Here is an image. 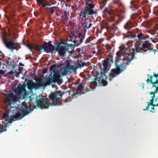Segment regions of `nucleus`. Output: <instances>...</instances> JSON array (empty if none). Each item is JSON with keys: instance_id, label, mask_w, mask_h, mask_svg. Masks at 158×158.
Listing matches in <instances>:
<instances>
[{"instance_id": "f257e3e1", "label": "nucleus", "mask_w": 158, "mask_h": 158, "mask_svg": "<svg viewBox=\"0 0 158 158\" xmlns=\"http://www.w3.org/2000/svg\"><path fill=\"white\" fill-rule=\"evenodd\" d=\"M63 92L61 91L58 92H51L49 96V98L52 100L51 103H47L44 102V99L42 98L41 100H39L38 97H36L35 101L36 102V106H34L32 108H30L27 106L22 109L21 112L22 113V116L20 119H22L29 113L32 112L34 109L36 108L37 106L40 109L43 110L44 109L48 108L49 106H57L61 104V103L59 101L58 98H61L63 96Z\"/></svg>"}, {"instance_id": "f03ea898", "label": "nucleus", "mask_w": 158, "mask_h": 158, "mask_svg": "<svg viewBox=\"0 0 158 158\" xmlns=\"http://www.w3.org/2000/svg\"><path fill=\"white\" fill-rule=\"evenodd\" d=\"M130 53V51L123 48L120 49L119 51L116 53V59L115 60V68L112 69L110 71L109 74V81H111L114 77L125 70L126 66L129 64H127L126 62H123L121 63L119 62V60L122 59L124 60L125 58L128 57Z\"/></svg>"}, {"instance_id": "7ed1b4c3", "label": "nucleus", "mask_w": 158, "mask_h": 158, "mask_svg": "<svg viewBox=\"0 0 158 158\" xmlns=\"http://www.w3.org/2000/svg\"><path fill=\"white\" fill-rule=\"evenodd\" d=\"M2 41L5 47L8 49L11 50V52H13L14 50L18 51L21 48L19 43L14 42L12 40L6 36L3 37Z\"/></svg>"}, {"instance_id": "20e7f679", "label": "nucleus", "mask_w": 158, "mask_h": 158, "mask_svg": "<svg viewBox=\"0 0 158 158\" xmlns=\"http://www.w3.org/2000/svg\"><path fill=\"white\" fill-rule=\"evenodd\" d=\"M55 48V46L52 44L50 41L47 43L44 42L42 45L36 44L33 46L34 49L40 51L43 49L47 53H52Z\"/></svg>"}, {"instance_id": "39448f33", "label": "nucleus", "mask_w": 158, "mask_h": 158, "mask_svg": "<svg viewBox=\"0 0 158 158\" xmlns=\"http://www.w3.org/2000/svg\"><path fill=\"white\" fill-rule=\"evenodd\" d=\"M94 4L91 3H89L85 7L83 11H82L80 14L79 18L82 19L81 18V16L83 18H86V16L88 18V15H93L97 14V10L94 9Z\"/></svg>"}, {"instance_id": "423d86ee", "label": "nucleus", "mask_w": 158, "mask_h": 158, "mask_svg": "<svg viewBox=\"0 0 158 158\" xmlns=\"http://www.w3.org/2000/svg\"><path fill=\"white\" fill-rule=\"evenodd\" d=\"M67 45H65V43L62 40H60V42L56 45V50L57 51L60 56H62L63 57L64 56L67 51L70 53V54L72 53L73 51V49L71 51H69Z\"/></svg>"}, {"instance_id": "0eeeda50", "label": "nucleus", "mask_w": 158, "mask_h": 158, "mask_svg": "<svg viewBox=\"0 0 158 158\" xmlns=\"http://www.w3.org/2000/svg\"><path fill=\"white\" fill-rule=\"evenodd\" d=\"M138 3V2L135 0H133L131 2V5L130 6V8L135 12V13L131 16V18L132 19H135L139 15L142 14L141 9H139L142 8Z\"/></svg>"}, {"instance_id": "6e6552de", "label": "nucleus", "mask_w": 158, "mask_h": 158, "mask_svg": "<svg viewBox=\"0 0 158 158\" xmlns=\"http://www.w3.org/2000/svg\"><path fill=\"white\" fill-rule=\"evenodd\" d=\"M113 63V57L112 56L110 58H107L103 60L102 64L103 69H101V77H102L106 76V73L109 70V65L110 66L111 64Z\"/></svg>"}, {"instance_id": "1a4fd4ad", "label": "nucleus", "mask_w": 158, "mask_h": 158, "mask_svg": "<svg viewBox=\"0 0 158 158\" xmlns=\"http://www.w3.org/2000/svg\"><path fill=\"white\" fill-rule=\"evenodd\" d=\"M35 80L37 82V83L34 82L32 80H29L28 81L27 83V86L28 89L30 90L34 89H36L44 85V84H43L42 82L43 79H42L37 78Z\"/></svg>"}, {"instance_id": "9d476101", "label": "nucleus", "mask_w": 158, "mask_h": 158, "mask_svg": "<svg viewBox=\"0 0 158 158\" xmlns=\"http://www.w3.org/2000/svg\"><path fill=\"white\" fill-rule=\"evenodd\" d=\"M4 103L6 105L7 103L10 104L13 103L18 101L17 97L15 96L13 92L8 94L7 98L4 99Z\"/></svg>"}, {"instance_id": "9b49d317", "label": "nucleus", "mask_w": 158, "mask_h": 158, "mask_svg": "<svg viewBox=\"0 0 158 158\" xmlns=\"http://www.w3.org/2000/svg\"><path fill=\"white\" fill-rule=\"evenodd\" d=\"M141 48L137 46H135L134 48V53L130 55L129 57H128L127 59L126 62L127 63V64H129L131 63V61L134 59H135L136 58V57H135V56L137 54V53H139L141 52Z\"/></svg>"}, {"instance_id": "f8f14e48", "label": "nucleus", "mask_w": 158, "mask_h": 158, "mask_svg": "<svg viewBox=\"0 0 158 158\" xmlns=\"http://www.w3.org/2000/svg\"><path fill=\"white\" fill-rule=\"evenodd\" d=\"M26 85L24 84L23 85H18L16 88L14 89L13 91L17 95H20L22 94L23 93H26Z\"/></svg>"}, {"instance_id": "ddd939ff", "label": "nucleus", "mask_w": 158, "mask_h": 158, "mask_svg": "<svg viewBox=\"0 0 158 158\" xmlns=\"http://www.w3.org/2000/svg\"><path fill=\"white\" fill-rule=\"evenodd\" d=\"M54 74L52 76L53 81L54 83H57L60 84L63 83V81L59 72L58 71L54 70Z\"/></svg>"}, {"instance_id": "4468645a", "label": "nucleus", "mask_w": 158, "mask_h": 158, "mask_svg": "<svg viewBox=\"0 0 158 158\" xmlns=\"http://www.w3.org/2000/svg\"><path fill=\"white\" fill-rule=\"evenodd\" d=\"M38 5L45 8H48V6H51V4L47 0H36Z\"/></svg>"}, {"instance_id": "2eb2a0df", "label": "nucleus", "mask_w": 158, "mask_h": 158, "mask_svg": "<svg viewBox=\"0 0 158 158\" xmlns=\"http://www.w3.org/2000/svg\"><path fill=\"white\" fill-rule=\"evenodd\" d=\"M137 23L131 20L127 21L124 26V28L126 30H129L137 25Z\"/></svg>"}, {"instance_id": "dca6fc26", "label": "nucleus", "mask_w": 158, "mask_h": 158, "mask_svg": "<svg viewBox=\"0 0 158 158\" xmlns=\"http://www.w3.org/2000/svg\"><path fill=\"white\" fill-rule=\"evenodd\" d=\"M101 78L100 77L98 78L95 77L94 81L90 83V86L93 88H95V86L101 85Z\"/></svg>"}, {"instance_id": "f3484780", "label": "nucleus", "mask_w": 158, "mask_h": 158, "mask_svg": "<svg viewBox=\"0 0 158 158\" xmlns=\"http://www.w3.org/2000/svg\"><path fill=\"white\" fill-rule=\"evenodd\" d=\"M92 24L91 23L90 19H89L88 18H86L84 22L83 23L82 25L84 27V30L85 31H86V29L90 28L92 27Z\"/></svg>"}, {"instance_id": "a211bd4d", "label": "nucleus", "mask_w": 158, "mask_h": 158, "mask_svg": "<svg viewBox=\"0 0 158 158\" xmlns=\"http://www.w3.org/2000/svg\"><path fill=\"white\" fill-rule=\"evenodd\" d=\"M52 74V73L51 74L49 77H45L44 78V79L45 81L46 84L43 83V84H44V86L48 85H49L53 83Z\"/></svg>"}, {"instance_id": "6ab92c4d", "label": "nucleus", "mask_w": 158, "mask_h": 158, "mask_svg": "<svg viewBox=\"0 0 158 158\" xmlns=\"http://www.w3.org/2000/svg\"><path fill=\"white\" fill-rule=\"evenodd\" d=\"M85 38V34L84 33L79 32L78 34V35H76L75 37V39L77 40L78 39V40L79 42V43H81L83 41V40Z\"/></svg>"}, {"instance_id": "aec40b11", "label": "nucleus", "mask_w": 158, "mask_h": 158, "mask_svg": "<svg viewBox=\"0 0 158 158\" xmlns=\"http://www.w3.org/2000/svg\"><path fill=\"white\" fill-rule=\"evenodd\" d=\"M75 40H73L72 42L73 44L72 43H66L65 45H67V47H70L72 48H73L74 45H78L81 44V43H79V42L78 40V39H75Z\"/></svg>"}, {"instance_id": "412c9836", "label": "nucleus", "mask_w": 158, "mask_h": 158, "mask_svg": "<svg viewBox=\"0 0 158 158\" xmlns=\"http://www.w3.org/2000/svg\"><path fill=\"white\" fill-rule=\"evenodd\" d=\"M151 44L149 43L148 41H146L143 42L142 44V47L143 48H147V50H149V48H150Z\"/></svg>"}, {"instance_id": "4be33fe9", "label": "nucleus", "mask_w": 158, "mask_h": 158, "mask_svg": "<svg viewBox=\"0 0 158 158\" xmlns=\"http://www.w3.org/2000/svg\"><path fill=\"white\" fill-rule=\"evenodd\" d=\"M118 5L119 6V9L121 13L125 14L126 12L124 5L120 2L118 1Z\"/></svg>"}, {"instance_id": "5701e85b", "label": "nucleus", "mask_w": 158, "mask_h": 158, "mask_svg": "<svg viewBox=\"0 0 158 158\" xmlns=\"http://www.w3.org/2000/svg\"><path fill=\"white\" fill-rule=\"evenodd\" d=\"M12 116L15 121L21 120L20 118L22 116V114L20 112H17Z\"/></svg>"}, {"instance_id": "b1692460", "label": "nucleus", "mask_w": 158, "mask_h": 158, "mask_svg": "<svg viewBox=\"0 0 158 158\" xmlns=\"http://www.w3.org/2000/svg\"><path fill=\"white\" fill-rule=\"evenodd\" d=\"M138 39L136 40L141 41L142 40H145L146 38L144 36V34L142 33H140L138 34L137 35Z\"/></svg>"}, {"instance_id": "393cba45", "label": "nucleus", "mask_w": 158, "mask_h": 158, "mask_svg": "<svg viewBox=\"0 0 158 158\" xmlns=\"http://www.w3.org/2000/svg\"><path fill=\"white\" fill-rule=\"evenodd\" d=\"M83 86L81 84H79L77 88V92L78 94H81V91L83 89Z\"/></svg>"}, {"instance_id": "a878e982", "label": "nucleus", "mask_w": 158, "mask_h": 158, "mask_svg": "<svg viewBox=\"0 0 158 158\" xmlns=\"http://www.w3.org/2000/svg\"><path fill=\"white\" fill-rule=\"evenodd\" d=\"M6 121L7 122V123H6V124L4 126H6V125L8 123H12L13 121H15V120L14 118H13V116H12V117L11 118H9V117L6 120ZM1 126H0V127H1Z\"/></svg>"}, {"instance_id": "bb28decb", "label": "nucleus", "mask_w": 158, "mask_h": 158, "mask_svg": "<svg viewBox=\"0 0 158 158\" xmlns=\"http://www.w3.org/2000/svg\"><path fill=\"white\" fill-rule=\"evenodd\" d=\"M9 116V111L8 110L6 111L3 114L2 116V118L3 119L6 118H8Z\"/></svg>"}, {"instance_id": "cd10ccee", "label": "nucleus", "mask_w": 158, "mask_h": 158, "mask_svg": "<svg viewBox=\"0 0 158 158\" xmlns=\"http://www.w3.org/2000/svg\"><path fill=\"white\" fill-rule=\"evenodd\" d=\"M77 62L79 65L80 67H83L85 65V63L84 62V61H82L81 60H78Z\"/></svg>"}, {"instance_id": "c85d7f7f", "label": "nucleus", "mask_w": 158, "mask_h": 158, "mask_svg": "<svg viewBox=\"0 0 158 158\" xmlns=\"http://www.w3.org/2000/svg\"><path fill=\"white\" fill-rule=\"evenodd\" d=\"M64 16L65 17L64 18V20L65 21H67L69 19V13L67 12H64Z\"/></svg>"}, {"instance_id": "c756f323", "label": "nucleus", "mask_w": 158, "mask_h": 158, "mask_svg": "<svg viewBox=\"0 0 158 158\" xmlns=\"http://www.w3.org/2000/svg\"><path fill=\"white\" fill-rule=\"evenodd\" d=\"M56 8V6L51 7L49 8V11L51 15H52L54 13V9Z\"/></svg>"}, {"instance_id": "7c9ffc66", "label": "nucleus", "mask_w": 158, "mask_h": 158, "mask_svg": "<svg viewBox=\"0 0 158 158\" xmlns=\"http://www.w3.org/2000/svg\"><path fill=\"white\" fill-rule=\"evenodd\" d=\"M101 85H102L103 86H106L107 84V82L106 80L103 79H101Z\"/></svg>"}, {"instance_id": "2f4dec72", "label": "nucleus", "mask_w": 158, "mask_h": 158, "mask_svg": "<svg viewBox=\"0 0 158 158\" xmlns=\"http://www.w3.org/2000/svg\"><path fill=\"white\" fill-rule=\"evenodd\" d=\"M13 62L12 60L10 61H8L7 62V64L9 65L10 66H11L14 68L15 67V64H13Z\"/></svg>"}, {"instance_id": "473e14b6", "label": "nucleus", "mask_w": 158, "mask_h": 158, "mask_svg": "<svg viewBox=\"0 0 158 158\" xmlns=\"http://www.w3.org/2000/svg\"><path fill=\"white\" fill-rule=\"evenodd\" d=\"M6 126H1L0 127V133L3 132V131H6Z\"/></svg>"}, {"instance_id": "72a5a7b5", "label": "nucleus", "mask_w": 158, "mask_h": 158, "mask_svg": "<svg viewBox=\"0 0 158 158\" xmlns=\"http://www.w3.org/2000/svg\"><path fill=\"white\" fill-rule=\"evenodd\" d=\"M94 88H93L90 86V83L89 86L86 87L85 90L87 92L90 91L91 90L94 89Z\"/></svg>"}, {"instance_id": "f704fd0d", "label": "nucleus", "mask_w": 158, "mask_h": 158, "mask_svg": "<svg viewBox=\"0 0 158 158\" xmlns=\"http://www.w3.org/2000/svg\"><path fill=\"white\" fill-rule=\"evenodd\" d=\"M154 100L153 99H150L149 101L150 102H147V104L148 105V106H150V105H153V101H154Z\"/></svg>"}, {"instance_id": "c9c22d12", "label": "nucleus", "mask_w": 158, "mask_h": 158, "mask_svg": "<svg viewBox=\"0 0 158 158\" xmlns=\"http://www.w3.org/2000/svg\"><path fill=\"white\" fill-rule=\"evenodd\" d=\"M69 39H68L67 40V41L66 42H64V43H68V42H72L73 41V39H72V37H71V36L69 37Z\"/></svg>"}, {"instance_id": "e433bc0d", "label": "nucleus", "mask_w": 158, "mask_h": 158, "mask_svg": "<svg viewBox=\"0 0 158 158\" xmlns=\"http://www.w3.org/2000/svg\"><path fill=\"white\" fill-rule=\"evenodd\" d=\"M27 47L30 50H31L32 48H33V46L30 44H27Z\"/></svg>"}, {"instance_id": "4c0bfd02", "label": "nucleus", "mask_w": 158, "mask_h": 158, "mask_svg": "<svg viewBox=\"0 0 158 158\" xmlns=\"http://www.w3.org/2000/svg\"><path fill=\"white\" fill-rule=\"evenodd\" d=\"M70 36H71V37H74L75 39V37L76 36V35H75V33L74 31L71 32L70 35Z\"/></svg>"}, {"instance_id": "58836bf2", "label": "nucleus", "mask_w": 158, "mask_h": 158, "mask_svg": "<svg viewBox=\"0 0 158 158\" xmlns=\"http://www.w3.org/2000/svg\"><path fill=\"white\" fill-rule=\"evenodd\" d=\"M56 66V65L55 64H54L51 65L50 68V70H52L54 68H55Z\"/></svg>"}, {"instance_id": "ea45409f", "label": "nucleus", "mask_w": 158, "mask_h": 158, "mask_svg": "<svg viewBox=\"0 0 158 158\" xmlns=\"http://www.w3.org/2000/svg\"><path fill=\"white\" fill-rule=\"evenodd\" d=\"M48 72V69L46 68H45L43 69L42 71V73L43 74L46 73Z\"/></svg>"}, {"instance_id": "a19ab883", "label": "nucleus", "mask_w": 158, "mask_h": 158, "mask_svg": "<svg viewBox=\"0 0 158 158\" xmlns=\"http://www.w3.org/2000/svg\"><path fill=\"white\" fill-rule=\"evenodd\" d=\"M150 82L153 85H154L155 84V83L153 82L152 81V76H151L150 77Z\"/></svg>"}, {"instance_id": "79ce46f5", "label": "nucleus", "mask_w": 158, "mask_h": 158, "mask_svg": "<svg viewBox=\"0 0 158 158\" xmlns=\"http://www.w3.org/2000/svg\"><path fill=\"white\" fill-rule=\"evenodd\" d=\"M103 12H107L108 13H109L107 9L106 8H105L104 10H103Z\"/></svg>"}, {"instance_id": "37998d69", "label": "nucleus", "mask_w": 158, "mask_h": 158, "mask_svg": "<svg viewBox=\"0 0 158 158\" xmlns=\"http://www.w3.org/2000/svg\"><path fill=\"white\" fill-rule=\"evenodd\" d=\"M5 73V71H4L3 70H2V69H1L0 70V74L1 75L2 74L4 75Z\"/></svg>"}, {"instance_id": "c03bdc74", "label": "nucleus", "mask_w": 158, "mask_h": 158, "mask_svg": "<svg viewBox=\"0 0 158 158\" xmlns=\"http://www.w3.org/2000/svg\"><path fill=\"white\" fill-rule=\"evenodd\" d=\"M151 110H150V111L152 112H155L156 111V109H155L154 107H152L151 108Z\"/></svg>"}, {"instance_id": "a18cd8bd", "label": "nucleus", "mask_w": 158, "mask_h": 158, "mask_svg": "<svg viewBox=\"0 0 158 158\" xmlns=\"http://www.w3.org/2000/svg\"><path fill=\"white\" fill-rule=\"evenodd\" d=\"M14 73V72L13 70H11V71H9L8 73V74H9L10 75H12Z\"/></svg>"}, {"instance_id": "49530a36", "label": "nucleus", "mask_w": 158, "mask_h": 158, "mask_svg": "<svg viewBox=\"0 0 158 158\" xmlns=\"http://www.w3.org/2000/svg\"><path fill=\"white\" fill-rule=\"evenodd\" d=\"M149 93L150 95H154V94H156L155 91H154V92L152 91L151 92H150Z\"/></svg>"}, {"instance_id": "de8ad7c7", "label": "nucleus", "mask_w": 158, "mask_h": 158, "mask_svg": "<svg viewBox=\"0 0 158 158\" xmlns=\"http://www.w3.org/2000/svg\"><path fill=\"white\" fill-rule=\"evenodd\" d=\"M19 65L20 66H24V64L21 62H20L19 63Z\"/></svg>"}, {"instance_id": "09e8293b", "label": "nucleus", "mask_w": 158, "mask_h": 158, "mask_svg": "<svg viewBox=\"0 0 158 158\" xmlns=\"http://www.w3.org/2000/svg\"><path fill=\"white\" fill-rule=\"evenodd\" d=\"M149 106H148H148L146 107V109H143V110H149Z\"/></svg>"}, {"instance_id": "8fccbe9b", "label": "nucleus", "mask_w": 158, "mask_h": 158, "mask_svg": "<svg viewBox=\"0 0 158 158\" xmlns=\"http://www.w3.org/2000/svg\"><path fill=\"white\" fill-rule=\"evenodd\" d=\"M156 93V94L158 92V87H156V89L155 90V91Z\"/></svg>"}, {"instance_id": "3c124183", "label": "nucleus", "mask_w": 158, "mask_h": 158, "mask_svg": "<svg viewBox=\"0 0 158 158\" xmlns=\"http://www.w3.org/2000/svg\"><path fill=\"white\" fill-rule=\"evenodd\" d=\"M105 28L106 29H107L109 28V26L108 25L106 24V25Z\"/></svg>"}, {"instance_id": "603ef678", "label": "nucleus", "mask_w": 158, "mask_h": 158, "mask_svg": "<svg viewBox=\"0 0 158 158\" xmlns=\"http://www.w3.org/2000/svg\"><path fill=\"white\" fill-rule=\"evenodd\" d=\"M120 16H122V17L123 19H124L125 18V15H121Z\"/></svg>"}, {"instance_id": "864d4df0", "label": "nucleus", "mask_w": 158, "mask_h": 158, "mask_svg": "<svg viewBox=\"0 0 158 158\" xmlns=\"http://www.w3.org/2000/svg\"><path fill=\"white\" fill-rule=\"evenodd\" d=\"M84 0L86 2V4H87L90 1L89 0Z\"/></svg>"}, {"instance_id": "5fc2aeb1", "label": "nucleus", "mask_w": 158, "mask_h": 158, "mask_svg": "<svg viewBox=\"0 0 158 158\" xmlns=\"http://www.w3.org/2000/svg\"><path fill=\"white\" fill-rule=\"evenodd\" d=\"M155 94H154V95H153V96L152 97H151L152 99L154 100V98H155Z\"/></svg>"}, {"instance_id": "6e6d98bb", "label": "nucleus", "mask_w": 158, "mask_h": 158, "mask_svg": "<svg viewBox=\"0 0 158 158\" xmlns=\"http://www.w3.org/2000/svg\"><path fill=\"white\" fill-rule=\"evenodd\" d=\"M158 99V98H156L155 100V102L156 103V102H158V101L157 100Z\"/></svg>"}, {"instance_id": "4d7b16f0", "label": "nucleus", "mask_w": 158, "mask_h": 158, "mask_svg": "<svg viewBox=\"0 0 158 158\" xmlns=\"http://www.w3.org/2000/svg\"><path fill=\"white\" fill-rule=\"evenodd\" d=\"M146 81H147V83H149V81H150V79H147L146 80Z\"/></svg>"}, {"instance_id": "13d9d810", "label": "nucleus", "mask_w": 158, "mask_h": 158, "mask_svg": "<svg viewBox=\"0 0 158 158\" xmlns=\"http://www.w3.org/2000/svg\"><path fill=\"white\" fill-rule=\"evenodd\" d=\"M151 106H152V107H154L155 106H156V104H154L153 103V105Z\"/></svg>"}, {"instance_id": "bf43d9fd", "label": "nucleus", "mask_w": 158, "mask_h": 158, "mask_svg": "<svg viewBox=\"0 0 158 158\" xmlns=\"http://www.w3.org/2000/svg\"><path fill=\"white\" fill-rule=\"evenodd\" d=\"M94 77V75H90V76H89V78H90L91 77Z\"/></svg>"}, {"instance_id": "052dcab7", "label": "nucleus", "mask_w": 158, "mask_h": 158, "mask_svg": "<svg viewBox=\"0 0 158 158\" xmlns=\"http://www.w3.org/2000/svg\"><path fill=\"white\" fill-rule=\"evenodd\" d=\"M96 53V52L95 51L93 52V54H95Z\"/></svg>"}, {"instance_id": "680f3d73", "label": "nucleus", "mask_w": 158, "mask_h": 158, "mask_svg": "<svg viewBox=\"0 0 158 158\" xmlns=\"http://www.w3.org/2000/svg\"><path fill=\"white\" fill-rule=\"evenodd\" d=\"M156 106H158V103H157L156 104Z\"/></svg>"}, {"instance_id": "e2e57ef3", "label": "nucleus", "mask_w": 158, "mask_h": 158, "mask_svg": "<svg viewBox=\"0 0 158 158\" xmlns=\"http://www.w3.org/2000/svg\"><path fill=\"white\" fill-rule=\"evenodd\" d=\"M8 60H10L11 59V58L10 57H8Z\"/></svg>"}, {"instance_id": "0e129e2a", "label": "nucleus", "mask_w": 158, "mask_h": 158, "mask_svg": "<svg viewBox=\"0 0 158 158\" xmlns=\"http://www.w3.org/2000/svg\"><path fill=\"white\" fill-rule=\"evenodd\" d=\"M66 71V68H65L64 69V71Z\"/></svg>"}, {"instance_id": "69168bd1", "label": "nucleus", "mask_w": 158, "mask_h": 158, "mask_svg": "<svg viewBox=\"0 0 158 158\" xmlns=\"http://www.w3.org/2000/svg\"><path fill=\"white\" fill-rule=\"evenodd\" d=\"M150 39H151V40H152V38H149Z\"/></svg>"}, {"instance_id": "338daca9", "label": "nucleus", "mask_w": 158, "mask_h": 158, "mask_svg": "<svg viewBox=\"0 0 158 158\" xmlns=\"http://www.w3.org/2000/svg\"><path fill=\"white\" fill-rule=\"evenodd\" d=\"M1 74H0V78H1Z\"/></svg>"}, {"instance_id": "774afa93", "label": "nucleus", "mask_w": 158, "mask_h": 158, "mask_svg": "<svg viewBox=\"0 0 158 158\" xmlns=\"http://www.w3.org/2000/svg\"><path fill=\"white\" fill-rule=\"evenodd\" d=\"M30 101H32V99L31 98L30 99Z\"/></svg>"}]
</instances>
